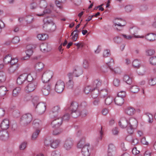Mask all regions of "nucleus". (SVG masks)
<instances>
[{
  "label": "nucleus",
  "mask_w": 156,
  "mask_h": 156,
  "mask_svg": "<svg viewBox=\"0 0 156 156\" xmlns=\"http://www.w3.org/2000/svg\"><path fill=\"white\" fill-rule=\"evenodd\" d=\"M110 51L109 50H105L103 52V57H106L110 55Z\"/></svg>",
  "instance_id": "338daca9"
},
{
  "label": "nucleus",
  "mask_w": 156,
  "mask_h": 156,
  "mask_svg": "<svg viewBox=\"0 0 156 156\" xmlns=\"http://www.w3.org/2000/svg\"><path fill=\"white\" fill-rule=\"evenodd\" d=\"M82 141H80L77 144L78 148H82L81 153L84 156H89L90 154V147L89 144H85L82 147Z\"/></svg>",
  "instance_id": "f03ea898"
},
{
  "label": "nucleus",
  "mask_w": 156,
  "mask_h": 156,
  "mask_svg": "<svg viewBox=\"0 0 156 156\" xmlns=\"http://www.w3.org/2000/svg\"><path fill=\"white\" fill-rule=\"evenodd\" d=\"M13 64L9 68V70L10 73H13L18 68L19 66L15 64V63Z\"/></svg>",
  "instance_id": "f704fd0d"
},
{
  "label": "nucleus",
  "mask_w": 156,
  "mask_h": 156,
  "mask_svg": "<svg viewBox=\"0 0 156 156\" xmlns=\"http://www.w3.org/2000/svg\"><path fill=\"white\" fill-rule=\"evenodd\" d=\"M37 83L36 81L27 84L24 87V90L27 93L34 91L37 87Z\"/></svg>",
  "instance_id": "20e7f679"
},
{
  "label": "nucleus",
  "mask_w": 156,
  "mask_h": 156,
  "mask_svg": "<svg viewBox=\"0 0 156 156\" xmlns=\"http://www.w3.org/2000/svg\"><path fill=\"white\" fill-rule=\"evenodd\" d=\"M37 37L40 40L44 41L47 38L48 35L44 34H38L37 35Z\"/></svg>",
  "instance_id": "58836bf2"
},
{
  "label": "nucleus",
  "mask_w": 156,
  "mask_h": 156,
  "mask_svg": "<svg viewBox=\"0 0 156 156\" xmlns=\"http://www.w3.org/2000/svg\"><path fill=\"white\" fill-rule=\"evenodd\" d=\"M27 143L26 142L22 143L19 146L20 150H24L27 147Z\"/></svg>",
  "instance_id": "052dcab7"
},
{
  "label": "nucleus",
  "mask_w": 156,
  "mask_h": 156,
  "mask_svg": "<svg viewBox=\"0 0 156 156\" xmlns=\"http://www.w3.org/2000/svg\"><path fill=\"white\" fill-rule=\"evenodd\" d=\"M9 126V120L7 119H4L2 121L1 124V128L4 130L8 129Z\"/></svg>",
  "instance_id": "412c9836"
},
{
  "label": "nucleus",
  "mask_w": 156,
  "mask_h": 156,
  "mask_svg": "<svg viewBox=\"0 0 156 156\" xmlns=\"http://www.w3.org/2000/svg\"><path fill=\"white\" fill-rule=\"evenodd\" d=\"M126 96V93L124 91H120L118 94L117 96L114 99V102L115 104L118 105H122L124 103L123 98Z\"/></svg>",
  "instance_id": "7ed1b4c3"
},
{
  "label": "nucleus",
  "mask_w": 156,
  "mask_h": 156,
  "mask_svg": "<svg viewBox=\"0 0 156 156\" xmlns=\"http://www.w3.org/2000/svg\"><path fill=\"white\" fill-rule=\"evenodd\" d=\"M60 143L59 140H55L51 141L50 146L53 148H56L58 147Z\"/></svg>",
  "instance_id": "7c9ffc66"
},
{
  "label": "nucleus",
  "mask_w": 156,
  "mask_h": 156,
  "mask_svg": "<svg viewBox=\"0 0 156 156\" xmlns=\"http://www.w3.org/2000/svg\"><path fill=\"white\" fill-rule=\"evenodd\" d=\"M114 61L112 58H110V61L109 62H107V64L108 66L109 69L111 70L113 72L115 73H118L119 71L118 69V68H116L113 69L112 67V65L114 64Z\"/></svg>",
  "instance_id": "c756f323"
},
{
  "label": "nucleus",
  "mask_w": 156,
  "mask_h": 156,
  "mask_svg": "<svg viewBox=\"0 0 156 156\" xmlns=\"http://www.w3.org/2000/svg\"><path fill=\"white\" fill-rule=\"evenodd\" d=\"M127 138L133 145H136L138 143L139 141L136 138H133L131 136H129Z\"/></svg>",
  "instance_id": "c85d7f7f"
},
{
  "label": "nucleus",
  "mask_w": 156,
  "mask_h": 156,
  "mask_svg": "<svg viewBox=\"0 0 156 156\" xmlns=\"http://www.w3.org/2000/svg\"><path fill=\"white\" fill-rule=\"evenodd\" d=\"M139 30V29L136 27H131L129 29L130 33L134 37L136 38H143L144 37V36H140L136 35L137 34Z\"/></svg>",
  "instance_id": "4468645a"
},
{
  "label": "nucleus",
  "mask_w": 156,
  "mask_h": 156,
  "mask_svg": "<svg viewBox=\"0 0 156 156\" xmlns=\"http://www.w3.org/2000/svg\"><path fill=\"white\" fill-rule=\"evenodd\" d=\"M65 87V84L61 80L58 81L55 85V90L58 93L62 92Z\"/></svg>",
  "instance_id": "423d86ee"
},
{
  "label": "nucleus",
  "mask_w": 156,
  "mask_h": 156,
  "mask_svg": "<svg viewBox=\"0 0 156 156\" xmlns=\"http://www.w3.org/2000/svg\"><path fill=\"white\" fill-rule=\"evenodd\" d=\"M27 76L26 73H23L20 75L17 80V83L18 84H22L26 80Z\"/></svg>",
  "instance_id": "5701e85b"
},
{
  "label": "nucleus",
  "mask_w": 156,
  "mask_h": 156,
  "mask_svg": "<svg viewBox=\"0 0 156 156\" xmlns=\"http://www.w3.org/2000/svg\"><path fill=\"white\" fill-rule=\"evenodd\" d=\"M21 91V88L17 87L13 89L12 92V96L14 97L17 96Z\"/></svg>",
  "instance_id": "473e14b6"
},
{
  "label": "nucleus",
  "mask_w": 156,
  "mask_h": 156,
  "mask_svg": "<svg viewBox=\"0 0 156 156\" xmlns=\"http://www.w3.org/2000/svg\"><path fill=\"white\" fill-rule=\"evenodd\" d=\"M46 107L45 104L43 103H39L36 105L35 108L39 114H42L45 111Z\"/></svg>",
  "instance_id": "9d476101"
},
{
  "label": "nucleus",
  "mask_w": 156,
  "mask_h": 156,
  "mask_svg": "<svg viewBox=\"0 0 156 156\" xmlns=\"http://www.w3.org/2000/svg\"><path fill=\"white\" fill-rule=\"evenodd\" d=\"M136 127H132V126H128L127 128V131L128 133L130 134H132L134 132V130Z\"/></svg>",
  "instance_id": "4d7b16f0"
},
{
  "label": "nucleus",
  "mask_w": 156,
  "mask_h": 156,
  "mask_svg": "<svg viewBox=\"0 0 156 156\" xmlns=\"http://www.w3.org/2000/svg\"><path fill=\"white\" fill-rule=\"evenodd\" d=\"M99 93V90L98 89H93L91 93L92 98L94 99L97 98L98 96Z\"/></svg>",
  "instance_id": "72a5a7b5"
},
{
  "label": "nucleus",
  "mask_w": 156,
  "mask_h": 156,
  "mask_svg": "<svg viewBox=\"0 0 156 156\" xmlns=\"http://www.w3.org/2000/svg\"><path fill=\"white\" fill-rule=\"evenodd\" d=\"M32 116L31 114L29 113L24 114L22 118V121L26 124L29 123L32 121Z\"/></svg>",
  "instance_id": "f8f14e48"
},
{
  "label": "nucleus",
  "mask_w": 156,
  "mask_h": 156,
  "mask_svg": "<svg viewBox=\"0 0 156 156\" xmlns=\"http://www.w3.org/2000/svg\"><path fill=\"white\" fill-rule=\"evenodd\" d=\"M78 106V104L76 102H72L68 108L70 111H74L77 110Z\"/></svg>",
  "instance_id": "a878e982"
},
{
  "label": "nucleus",
  "mask_w": 156,
  "mask_h": 156,
  "mask_svg": "<svg viewBox=\"0 0 156 156\" xmlns=\"http://www.w3.org/2000/svg\"><path fill=\"white\" fill-rule=\"evenodd\" d=\"M121 36L123 37L124 39L128 40L131 39L133 37L132 36L127 35L125 34H122Z\"/></svg>",
  "instance_id": "774afa93"
},
{
  "label": "nucleus",
  "mask_w": 156,
  "mask_h": 156,
  "mask_svg": "<svg viewBox=\"0 0 156 156\" xmlns=\"http://www.w3.org/2000/svg\"><path fill=\"white\" fill-rule=\"evenodd\" d=\"M48 44L47 43H42L40 45L41 50L43 52H45L48 51Z\"/></svg>",
  "instance_id": "ea45409f"
},
{
  "label": "nucleus",
  "mask_w": 156,
  "mask_h": 156,
  "mask_svg": "<svg viewBox=\"0 0 156 156\" xmlns=\"http://www.w3.org/2000/svg\"><path fill=\"white\" fill-rule=\"evenodd\" d=\"M51 84L49 83H46L42 87L41 91L42 94L44 96L49 94L51 90Z\"/></svg>",
  "instance_id": "9b49d317"
},
{
  "label": "nucleus",
  "mask_w": 156,
  "mask_h": 156,
  "mask_svg": "<svg viewBox=\"0 0 156 156\" xmlns=\"http://www.w3.org/2000/svg\"><path fill=\"white\" fill-rule=\"evenodd\" d=\"M125 113L127 115H133L135 112V109L132 107H128L125 109Z\"/></svg>",
  "instance_id": "bb28decb"
},
{
  "label": "nucleus",
  "mask_w": 156,
  "mask_h": 156,
  "mask_svg": "<svg viewBox=\"0 0 156 156\" xmlns=\"http://www.w3.org/2000/svg\"><path fill=\"white\" fill-rule=\"evenodd\" d=\"M144 37L150 42H153L156 40V34L154 33H148L144 36Z\"/></svg>",
  "instance_id": "dca6fc26"
},
{
  "label": "nucleus",
  "mask_w": 156,
  "mask_h": 156,
  "mask_svg": "<svg viewBox=\"0 0 156 156\" xmlns=\"http://www.w3.org/2000/svg\"><path fill=\"white\" fill-rule=\"evenodd\" d=\"M140 62L137 59L134 60L133 62V66L134 68H139L140 66Z\"/></svg>",
  "instance_id": "de8ad7c7"
},
{
  "label": "nucleus",
  "mask_w": 156,
  "mask_h": 156,
  "mask_svg": "<svg viewBox=\"0 0 156 156\" xmlns=\"http://www.w3.org/2000/svg\"><path fill=\"white\" fill-rule=\"evenodd\" d=\"M62 118H57L54 119L51 123L53 128H59L62 123Z\"/></svg>",
  "instance_id": "6e6552de"
},
{
  "label": "nucleus",
  "mask_w": 156,
  "mask_h": 156,
  "mask_svg": "<svg viewBox=\"0 0 156 156\" xmlns=\"http://www.w3.org/2000/svg\"><path fill=\"white\" fill-rule=\"evenodd\" d=\"M9 137V134L5 131H0V139L3 140H6Z\"/></svg>",
  "instance_id": "393cba45"
},
{
  "label": "nucleus",
  "mask_w": 156,
  "mask_h": 156,
  "mask_svg": "<svg viewBox=\"0 0 156 156\" xmlns=\"http://www.w3.org/2000/svg\"><path fill=\"white\" fill-rule=\"evenodd\" d=\"M60 108V107L58 106H55L52 108V113L53 114H55V115H53V116H55L57 114Z\"/></svg>",
  "instance_id": "c03bdc74"
},
{
  "label": "nucleus",
  "mask_w": 156,
  "mask_h": 156,
  "mask_svg": "<svg viewBox=\"0 0 156 156\" xmlns=\"http://www.w3.org/2000/svg\"><path fill=\"white\" fill-rule=\"evenodd\" d=\"M148 83L149 85L151 86H154L156 84V78H151L148 80Z\"/></svg>",
  "instance_id": "8fccbe9b"
},
{
  "label": "nucleus",
  "mask_w": 156,
  "mask_h": 156,
  "mask_svg": "<svg viewBox=\"0 0 156 156\" xmlns=\"http://www.w3.org/2000/svg\"><path fill=\"white\" fill-rule=\"evenodd\" d=\"M34 127L35 129H39L41 130V129L42 122L41 120L38 119L34 120L33 122Z\"/></svg>",
  "instance_id": "aec40b11"
},
{
  "label": "nucleus",
  "mask_w": 156,
  "mask_h": 156,
  "mask_svg": "<svg viewBox=\"0 0 156 156\" xmlns=\"http://www.w3.org/2000/svg\"><path fill=\"white\" fill-rule=\"evenodd\" d=\"M116 151L115 146L112 144H109L108 146V155L112 156Z\"/></svg>",
  "instance_id": "6ab92c4d"
},
{
  "label": "nucleus",
  "mask_w": 156,
  "mask_h": 156,
  "mask_svg": "<svg viewBox=\"0 0 156 156\" xmlns=\"http://www.w3.org/2000/svg\"><path fill=\"white\" fill-rule=\"evenodd\" d=\"M3 61L6 64L10 63L12 64H14L17 62V59L16 58L12 59L11 55H6L4 57Z\"/></svg>",
  "instance_id": "ddd939ff"
},
{
  "label": "nucleus",
  "mask_w": 156,
  "mask_h": 156,
  "mask_svg": "<svg viewBox=\"0 0 156 156\" xmlns=\"http://www.w3.org/2000/svg\"><path fill=\"white\" fill-rule=\"evenodd\" d=\"M73 145V142L70 139H66L64 144V147L67 150L70 149Z\"/></svg>",
  "instance_id": "a211bd4d"
},
{
  "label": "nucleus",
  "mask_w": 156,
  "mask_h": 156,
  "mask_svg": "<svg viewBox=\"0 0 156 156\" xmlns=\"http://www.w3.org/2000/svg\"><path fill=\"white\" fill-rule=\"evenodd\" d=\"M139 68V69L137 71L138 74L141 76L144 75L146 72V68L143 66H140Z\"/></svg>",
  "instance_id": "2f4dec72"
},
{
  "label": "nucleus",
  "mask_w": 156,
  "mask_h": 156,
  "mask_svg": "<svg viewBox=\"0 0 156 156\" xmlns=\"http://www.w3.org/2000/svg\"><path fill=\"white\" fill-rule=\"evenodd\" d=\"M137 124V120L134 118H130L128 121V125L131 126V127L136 128Z\"/></svg>",
  "instance_id": "b1692460"
},
{
  "label": "nucleus",
  "mask_w": 156,
  "mask_h": 156,
  "mask_svg": "<svg viewBox=\"0 0 156 156\" xmlns=\"http://www.w3.org/2000/svg\"><path fill=\"white\" fill-rule=\"evenodd\" d=\"M52 73L51 72L46 71L43 74L42 76V80L44 83H48L52 76Z\"/></svg>",
  "instance_id": "0eeeda50"
},
{
  "label": "nucleus",
  "mask_w": 156,
  "mask_h": 156,
  "mask_svg": "<svg viewBox=\"0 0 156 156\" xmlns=\"http://www.w3.org/2000/svg\"><path fill=\"white\" fill-rule=\"evenodd\" d=\"M124 80L127 84H130L132 83L131 79L127 75H125L123 77Z\"/></svg>",
  "instance_id": "49530a36"
},
{
  "label": "nucleus",
  "mask_w": 156,
  "mask_h": 156,
  "mask_svg": "<svg viewBox=\"0 0 156 156\" xmlns=\"http://www.w3.org/2000/svg\"><path fill=\"white\" fill-rule=\"evenodd\" d=\"M114 24L116 29L119 30H122L121 28L125 25V22L124 21L121 19L116 18L114 21Z\"/></svg>",
  "instance_id": "39448f33"
},
{
  "label": "nucleus",
  "mask_w": 156,
  "mask_h": 156,
  "mask_svg": "<svg viewBox=\"0 0 156 156\" xmlns=\"http://www.w3.org/2000/svg\"><path fill=\"white\" fill-rule=\"evenodd\" d=\"M39 5L41 7L45 8L47 7V4L45 1L44 0H41L39 3Z\"/></svg>",
  "instance_id": "6e6d98bb"
},
{
  "label": "nucleus",
  "mask_w": 156,
  "mask_h": 156,
  "mask_svg": "<svg viewBox=\"0 0 156 156\" xmlns=\"http://www.w3.org/2000/svg\"><path fill=\"white\" fill-rule=\"evenodd\" d=\"M5 76L4 73L2 72H0V83L5 81Z\"/></svg>",
  "instance_id": "5fc2aeb1"
},
{
  "label": "nucleus",
  "mask_w": 156,
  "mask_h": 156,
  "mask_svg": "<svg viewBox=\"0 0 156 156\" xmlns=\"http://www.w3.org/2000/svg\"><path fill=\"white\" fill-rule=\"evenodd\" d=\"M41 131L39 129H35L32 136V140H35L37 138Z\"/></svg>",
  "instance_id": "4c0bfd02"
},
{
  "label": "nucleus",
  "mask_w": 156,
  "mask_h": 156,
  "mask_svg": "<svg viewBox=\"0 0 156 156\" xmlns=\"http://www.w3.org/2000/svg\"><path fill=\"white\" fill-rule=\"evenodd\" d=\"M20 41V39L19 37L16 36L14 37L12 40V42L13 44H16L18 43Z\"/></svg>",
  "instance_id": "e2e57ef3"
},
{
  "label": "nucleus",
  "mask_w": 156,
  "mask_h": 156,
  "mask_svg": "<svg viewBox=\"0 0 156 156\" xmlns=\"http://www.w3.org/2000/svg\"><path fill=\"white\" fill-rule=\"evenodd\" d=\"M44 24L43 29L48 32L54 31L56 29V26L55 23L48 18H45L43 20Z\"/></svg>",
  "instance_id": "f257e3e1"
},
{
  "label": "nucleus",
  "mask_w": 156,
  "mask_h": 156,
  "mask_svg": "<svg viewBox=\"0 0 156 156\" xmlns=\"http://www.w3.org/2000/svg\"><path fill=\"white\" fill-rule=\"evenodd\" d=\"M83 73V71L81 68L78 66H76L74 68L73 74L74 76L78 77Z\"/></svg>",
  "instance_id": "f3484780"
},
{
  "label": "nucleus",
  "mask_w": 156,
  "mask_h": 156,
  "mask_svg": "<svg viewBox=\"0 0 156 156\" xmlns=\"http://www.w3.org/2000/svg\"><path fill=\"white\" fill-rule=\"evenodd\" d=\"M119 126L122 128L124 129L126 128L128 126V121L124 117H122L119 122Z\"/></svg>",
  "instance_id": "2eb2a0df"
},
{
  "label": "nucleus",
  "mask_w": 156,
  "mask_h": 156,
  "mask_svg": "<svg viewBox=\"0 0 156 156\" xmlns=\"http://www.w3.org/2000/svg\"><path fill=\"white\" fill-rule=\"evenodd\" d=\"M44 64L41 62L37 63L34 66L35 70L39 71H42L44 69Z\"/></svg>",
  "instance_id": "cd10ccee"
},
{
  "label": "nucleus",
  "mask_w": 156,
  "mask_h": 156,
  "mask_svg": "<svg viewBox=\"0 0 156 156\" xmlns=\"http://www.w3.org/2000/svg\"><path fill=\"white\" fill-rule=\"evenodd\" d=\"M145 52L146 55L148 56H151L154 54L155 51L153 49L148 48L145 50Z\"/></svg>",
  "instance_id": "e433bc0d"
},
{
  "label": "nucleus",
  "mask_w": 156,
  "mask_h": 156,
  "mask_svg": "<svg viewBox=\"0 0 156 156\" xmlns=\"http://www.w3.org/2000/svg\"><path fill=\"white\" fill-rule=\"evenodd\" d=\"M39 98L37 96L34 97L32 100V102L34 106L37 105L38 102Z\"/></svg>",
  "instance_id": "0e129e2a"
},
{
  "label": "nucleus",
  "mask_w": 156,
  "mask_h": 156,
  "mask_svg": "<svg viewBox=\"0 0 156 156\" xmlns=\"http://www.w3.org/2000/svg\"><path fill=\"white\" fill-rule=\"evenodd\" d=\"M71 115L74 118H76L80 115V112L78 110L71 111Z\"/></svg>",
  "instance_id": "a18cd8bd"
},
{
  "label": "nucleus",
  "mask_w": 156,
  "mask_h": 156,
  "mask_svg": "<svg viewBox=\"0 0 156 156\" xmlns=\"http://www.w3.org/2000/svg\"><path fill=\"white\" fill-rule=\"evenodd\" d=\"M131 92L133 93H137L140 90L139 87L137 86H133L130 88Z\"/></svg>",
  "instance_id": "79ce46f5"
},
{
  "label": "nucleus",
  "mask_w": 156,
  "mask_h": 156,
  "mask_svg": "<svg viewBox=\"0 0 156 156\" xmlns=\"http://www.w3.org/2000/svg\"><path fill=\"white\" fill-rule=\"evenodd\" d=\"M113 84L116 87H118L120 85V80L117 79H115L113 82Z\"/></svg>",
  "instance_id": "69168bd1"
},
{
  "label": "nucleus",
  "mask_w": 156,
  "mask_h": 156,
  "mask_svg": "<svg viewBox=\"0 0 156 156\" xmlns=\"http://www.w3.org/2000/svg\"><path fill=\"white\" fill-rule=\"evenodd\" d=\"M133 7L130 5L126 6L125 7V11L127 12H131L133 10Z\"/></svg>",
  "instance_id": "bf43d9fd"
},
{
  "label": "nucleus",
  "mask_w": 156,
  "mask_h": 156,
  "mask_svg": "<svg viewBox=\"0 0 156 156\" xmlns=\"http://www.w3.org/2000/svg\"><path fill=\"white\" fill-rule=\"evenodd\" d=\"M89 63L87 60H84L83 63V66L86 69H88L89 67Z\"/></svg>",
  "instance_id": "13d9d810"
},
{
  "label": "nucleus",
  "mask_w": 156,
  "mask_h": 156,
  "mask_svg": "<svg viewBox=\"0 0 156 156\" xmlns=\"http://www.w3.org/2000/svg\"><path fill=\"white\" fill-rule=\"evenodd\" d=\"M54 129L53 132V134L54 135H58L60 134L62 131V129L59 128H53Z\"/></svg>",
  "instance_id": "09e8293b"
},
{
  "label": "nucleus",
  "mask_w": 156,
  "mask_h": 156,
  "mask_svg": "<svg viewBox=\"0 0 156 156\" xmlns=\"http://www.w3.org/2000/svg\"><path fill=\"white\" fill-rule=\"evenodd\" d=\"M93 87L91 85L86 87L84 89V92L86 94H88L90 92H92Z\"/></svg>",
  "instance_id": "a19ab883"
},
{
  "label": "nucleus",
  "mask_w": 156,
  "mask_h": 156,
  "mask_svg": "<svg viewBox=\"0 0 156 156\" xmlns=\"http://www.w3.org/2000/svg\"><path fill=\"white\" fill-rule=\"evenodd\" d=\"M149 60L151 64L153 65H156V56L150 57Z\"/></svg>",
  "instance_id": "603ef678"
},
{
  "label": "nucleus",
  "mask_w": 156,
  "mask_h": 156,
  "mask_svg": "<svg viewBox=\"0 0 156 156\" xmlns=\"http://www.w3.org/2000/svg\"><path fill=\"white\" fill-rule=\"evenodd\" d=\"M66 86L69 89H72L73 86V82L72 80H69L68 82L66 83Z\"/></svg>",
  "instance_id": "864d4df0"
},
{
  "label": "nucleus",
  "mask_w": 156,
  "mask_h": 156,
  "mask_svg": "<svg viewBox=\"0 0 156 156\" xmlns=\"http://www.w3.org/2000/svg\"><path fill=\"white\" fill-rule=\"evenodd\" d=\"M34 48V46L31 44H30L27 46V50L26 52V56L23 57V59L24 60L28 59L33 54Z\"/></svg>",
  "instance_id": "1a4fd4ad"
},
{
  "label": "nucleus",
  "mask_w": 156,
  "mask_h": 156,
  "mask_svg": "<svg viewBox=\"0 0 156 156\" xmlns=\"http://www.w3.org/2000/svg\"><path fill=\"white\" fill-rule=\"evenodd\" d=\"M26 21L28 23H30L33 20V17L31 15H28L25 18Z\"/></svg>",
  "instance_id": "680f3d73"
},
{
  "label": "nucleus",
  "mask_w": 156,
  "mask_h": 156,
  "mask_svg": "<svg viewBox=\"0 0 156 156\" xmlns=\"http://www.w3.org/2000/svg\"><path fill=\"white\" fill-rule=\"evenodd\" d=\"M113 100V98L110 96H108L105 99V104L107 105H109L112 103Z\"/></svg>",
  "instance_id": "37998d69"
},
{
  "label": "nucleus",
  "mask_w": 156,
  "mask_h": 156,
  "mask_svg": "<svg viewBox=\"0 0 156 156\" xmlns=\"http://www.w3.org/2000/svg\"><path fill=\"white\" fill-rule=\"evenodd\" d=\"M6 88L3 86L0 87V96H3L6 94L7 91Z\"/></svg>",
  "instance_id": "c9c22d12"
},
{
  "label": "nucleus",
  "mask_w": 156,
  "mask_h": 156,
  "mask_svg": "<svg viewBox=\"0 0 156 156\" xmlns=\"http://www.w3.org/2000/svg\"><path fill=\"white\" fill-rule=\"evenodd\" d=\"M102 84V81L99 79H98L94 80L91 84L93 87V89H97L100 87Z\"/></svg>",
  "instance_id": "4be33fe9"
},
{
  "label": "nucleus",
  "mask_w": 156,
  "mask_h": 156,
  "mask_svg": "<svg viewBox=\"0 0 156 156\" xmlns=\"http://www.w3.org/2000/svg\"><path fill=\"white\" fill-rule=\"evenodd\" d=\"M51 12V10L50 9H47L43 11V13L41 14H37V15L38 16H42L45 14L50 13Z\"/></svg>",
  "instance_id": "3c124183"
}]
</instances>
